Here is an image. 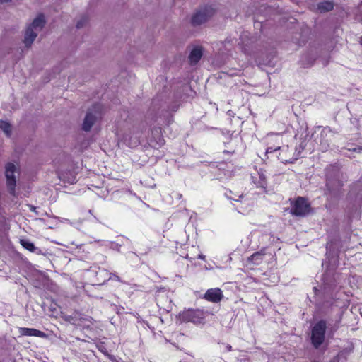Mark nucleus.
I'll list each match as a JSON object with an SVG mask.
<instances>
[{"label": "nucleus", "instance_id": "nucleus-24", "mask_svg": "<svg viewBox=\"0 0 362 362\" xmlns=\"http://www.w3.org/2000/svg\"><path fill=\"white\" fill-rule=\"evenodd\" d=\"M112 248L114 250H116L117 251L120 250L121 245H119L118 243H112Z\"/></svg>", "mask_w": 362, "mask_h": 362}, {"label": "nucleus", "instance_id": "nucleus-29", "mask_svg": "<svg viewBox=\"0 0 362 362\" xmlns=\"http://www.w3.org/2000/svg\"><path fill=\"white\" fill-rule=\"evenodd\" d=\"M280 158H281V160H283L288 161V160L285 159V158H283V157H281Z\"/></svg>", "mask_w": 362, "mask_h": 362}, {"label": "nucleus", "instance_id": "nucleus-16", "mask_svg": "<svg viewBox=\"0 0 362 362\" xmlns=\"http://www.w3.org/2000/svg\"><path fill=\"white\" fill-rule=\"evenodd\" d=\"M19 333L23 336H34L41 338L47 337V334L45 332L33 328L21 327L19 329Z\"/></svg>", "mask_w": 362, "mask_h": 362}, {"label": "nucleus", "instance_id": "nucleus-4", "mask_svg": "<svg viewBox=\"0 0 362 362\" xmlns=\"http://www.w3.org/2000/svg\"><path fill=\"white\" fill-rule=\"evenodd\" d=\"M16 174L18 175V167L12 163H8L5 167V176L6 177L7 186L10 193L14 194L16 185Z\"/></svg>", "mask_w": 362, "mask_h": 362}, {"label": "nucleus", "instance_id": "nucleus-28", "mask_svg": "<svg viewBox=\"0 0 362 362\" xmlns=\"http://www.w3.org/2000/svg\"><path fill=\"white\" fill-rule=\"evenodd\" d=\"M227 349H228V351H231V346L228 345L227 346Z\"/></svg>", "mask_w": 362, "mask_h": 362}, {"label": "nucleus", "instance_id": "nucleus-25", "mask_svg": "<svg viewBox=\"0 0 362 362\" xmlns=\"http://www.w3.org/2000/svg\"><path fill=\"white\" fill-rule=\"evenodd\" d=\"M30 211L35 212V214H37V211H36V207L33 206H29Z\"/></svg>", "mask_w": 362, "mask_h": 362}, {"label": "nucleus", "instance_id": "nucleus-3", "mask_svg": "<svg viewBox=\"0 0 362 362\" xmlns=\"http://www.w3.org/2000/svg\"><path fill=\"white\" fill-rule=\"evenodd\" d=\"M327 323L325 320H320L312 328L311 342L315 349H318L324 342Z\"/></svg>", "mask_w": 362, "mask_h": 362}, {"label": "nucleus", "instance_id": "nucleus-26", "mask_svg": "<svg viewBox=\"0 0 362 362\" xmlns=\"http://www.w3.org/2000/svg\"><path fill=\"white\" fill-rule=\"evenodd\" d=\"M291 1H293L294 3L297 4H300V3L304 1L305 0H291Z\"/></svg>", "mask_w": 362, "mask_h": 362}, {"label": "nucleus", "instance_id": "nucleus-17", "mask_svg": "<svg viewBox=\"0 0 362 362\" xmlns=\"http://www.w3.org/2000/svg\"><path fill=\"white\" fill-rule=\"evenodd\" d=\"M334 7V3L332 1H324L317 4V9L321 13L331 11Z\"/></svg>", "mask_w": 362, "mask_h": 362}, {"label": "nucleus", "instance_id": "nucleus-12", "mask_svg": "<svg viewBox=\"0 0 362 362\" xmlns=\"http://www.w3.org/2000/svg\"><path fill=\"white\" fill-rule=\"evenodd\" d=\"M72 323L81 327H89L93 324V319L90 317L85 316L78 313H76L71 317Z\"/></svg>", "mask_w": 362, "mask_h": 362}, {"label": "nucleus", "instance_id": "nucleus-18", "mask_svg": "<svg viewBox=\"0 0 362 362\" xmlns=\"http://www.w3.org/2000/svg\"><path fill=\"white\" fill-rule=\"evenodd\" d=\"M265 249L261 250L259 252L253 253L249 258L248 261L251 262L255 265H259L263 261L264 257L265 256Z\"/></svg>", "mask_w": 362, "mask_h": 362}, {"label": "nucleus", "instance_id": "nucleus-1", "mask_svg": "<svg viewBox=\"0 0 362 362\" xmlns=\"http://www.w3.org/2000/svg\"><path fill=\"white\" fill-rule=\"evenodd\" d=\"M238 45L243 53L250 56L259 50V39L247 31L243 32L240 35V42Z\"/></svg>", "mask_w": 362, "mask_h": 362}, {"label": "nucleus", "instance_id": "nucleus-6", "mask_svg": "<svg viewBox=\"0 0 362 362\" xmlns=\"http://www.w3.org/2000/svg\"><path fill=\"white\" fill-rule=\"evenodd\" d=\"M310 206L303 197H298L291 206V214L296 216H305L310 212Z\"/></svg>", "mask_w": 362, "mask_h": 362}, {"label": "nucleus", "instance_id": "nucleus-14", "mask_svg": "<svg viewBox=\"0 0 362 362\" xmlns=\"http://www.w3.org/2000/svg\"><path fill=\"white\" fill-rule=\"evenodd\" d=\"M184 317L186 320L198 323L204 318V313L200 310H188L184 313Z\"/></svg>", "mask_w": 362, "mask_h": 362}, {"label": "nucleus", "instance_id": "nucleus-32", "mask_svg": "<svg viewBox=\"0 0 362 362\" xmlns=\"http://www.w3.org/2000/svg\"><path fill=\"white\" fill-rule=\"evenodd\" d=\"M327 131V129H323L322 132H325Z\"/></svg>", "mask_w": 362, "mask_h": 362}, {"label": "nucleus", "instance_id": "nucleus-11", "mask_svg": "<svg viewBox=\"0 0 362 362\" xmlns=\"http://www.w3.org/2000/svg\"><path fill=\"white\" fill-rule=\"evenodd\" d=\"M203 56V48L199 45H193L189 54V61L191 65L196 64Z\"/></svg>", "mask_w": 362, "mask_h": 362}, {"label": "nucleus", "instance_id": "nucleus-5", "mask_svg": "<svg viewBox=\"0 0 362 362\" xmlns=\"http://www.w3.org/2000/svg\"><path fill=\"white\" fill-rule=\"evenodd\" d=\"M148 145L154 148H159L164 145L165 140L162 135L161 128L155 127L151 129L146 139Z\"/></svg>", "mask_w": 362, "mask_h": 362}, {"label": "nucleus", "instance_id": "nucleus-30", "mask_svg": "<svg viewBox=\"0 0 362 362\" xmlns=\"http://www.w3.org/2000/svg\"><path fill=\"white\" fill-rule=\"evenodd\" d=\"M81 25H82V24H78V25H77V28H80Z\"/></svg>", "mask_w": 362, "mask_h": 362}, {"label": "nucleus", "instance_id": "nucleus-2", "mask_svg": "<svg viewBox=\"0 0 362 362\" xmlns=\"http://www.w3.org/2000/svg\"><path fill=\"white\" fill-rule=\"evenodd\" d=\"M143 134V131L141 129L134 128L129 130L128 132L118 134V136L120 142H123L127 146L133 148L142 143Z\"/></svg>", "mask_w": 362, "mask_h": 362}, {"label": "nucleus", "instance_id": "nucleus-8", "mask_svg": "<svg viewBox=\"0 0 362 362\" xmlns=\"http://www.w3.org/2000/svg\"><path fill=\"white\" fill-rule=\"evenodd\" d=\"M99 116V107L95 106L93 107V110H89L84 118L83 123V129L86 132L89 131L94 123L95 122L96 119H98Z\"/></svg>", "mask_w": 362, "mask_h": 362}, {"label": "nucleus", "instance_id": "nucleus-22", "mask_svg": "<svg viewBox=\"0 0 362 362\" xmlns=\"http://www.w3.org/2000/svg\"><path fill=\"white\" fill-rule=\"evenodd\" d=\"M32 23H46L45 15L42 13H38Z\"/></svg>", "mask_w": 362, "mask_h": 362}, {"label": "nucleus", "instance_id": "nucleus-23", "mask_svg": "<svg viewBox=\"0 0 362 362\" xmlns=\"http://www.w3.org/2000/svg\"><path fill=\"white\" fill-rule=\"evenodd\" d=\"M110 279L115 280L117 281L122 282L120 278L115 274H110Z\"/></svg>", "mask_w": 362, "mask_h": 362}, {"label": "nucleus", "instance_id": "nucleus-31", "mask_svg": "<svg viewBox=\"0 0 362 362\" xmlns=\"http://www.w3.org/2000/svg\"><path fill=\"white\" fill-rule=\"evenodd\" d=\"M327 176H328V171H329V168H327Z\"/></svg>", "mask_w": 362, "mask_h": 362}, {"label": "nucleus", "instance_id": "nucleus-9", "mask_svg": "<svg viewBox=\"0 0 362 362\" xmlns=\"http://www.w3.org/2000/svg\"><path fill=\"white\" fill-rule=\"evenodd\" d=\"M42 24H30L28 27L24 37V43L26 47H30L33 44L37 37V32L42 29Z\"/></svg>", "mask_w": 362, "mask_h": 362}, {"label": "nucleus", "instance_id": "nucleus-33", "mask_svg": "<svg viewBox=\"0 0 362 362\" xmlns=\"http://www.w3.org/2000/svg\"><path fill=\"white\" fill-rule=\"evenodd\" d=\"M361 45H362V37H361Z\"/></svg>", "mask_w": 362, "mask_h": 362}, {"label": "nucleus", "instance_id": "nucleus-10", "mask_svg": "<svg viewBox=\"0 0 362 362\" xmlns=\"http://www.w3.org/2000/svg\"><path fill=\"white\" fill-rule=\"evenodd\" d=\"M204 298L214 303H219L223 298V291L219 288H209L204 293Z\"/></svg>", "mask_w": 362, "mask_h": 362}, {"label": "nucleus", "instance_id": "nucleus-27", "mask_svg": "<svg viewBox=\"0 0 362 362\" xmlns=\"http://www.w3.org/2000/svg\"><path fill=\"white\" fill-rule=\"evenodd\" d=\"M197 258L199 259L204 260L205 259V256L203 255L202 254H199V255H198Z\"/></svg>", "mask_w": 362, "mask_h": 362}, {"label": "nucleus", "instance_id": "nucleus-15", "mask_svg": "<svg viewBox=\"0 0 362 362\" xmlns=\"http://www.w3.org/2000/svg\"><path fill=\"white\" fill-rule=\"evenodd\" d=\"M253 183L257 187L265 189L267 187L266 175L262 170L258 171L257 174L252 175Z\"/></svg>", "mask_w": 362, "mask_h": 362}, {"label": "nucleus", "instance_id": "nucleus-7", "mask_svg": "<svg viewBox=\"0 0 362 362\" xmlns=\"http://www.w3.org/2000/svg\"><path fill=\"white\" fill-rule=\"evenodd\" d=\"M214 13L215 9L211 6H205L192 16L191 23H204Z\"/></svg>", "mask_w": 362, "mask_h": 362}, {"label": "nucleus", "instance_id": "nucleus-13", "mask_svg": "<svg viewBox=\"0 0 362 362\" xmlns=\"http://www.w3.org/2000/svg\"><path fill=\"white\" fill-rule=\"evenodd\" d=\"M225 194L228 199L241 202V206H240L239 211L240 213H242L243 214H246L247 213L245 209V205H248L249 202L247 199H244L243 194H234L230 190L226 192Z\"/></svg>", "mask_w": 362, "mask_h": 362}, {"label": "nucleus", "instance_id": "nucleus-21", "mask_svg": "<svg viewBox=\"0 0 362 362\" xmlns=\"http://www.w3.org/2000/svg\"><path fill=\"white\" fill-rule=\"evenodd\" d=\"M288 149V146H284L281 148L280 146H277L276 148L268 147L266 150L267 153H273L277 150H281V151H286Z\"/></svg>", "mask_w": 362, "mask_h": 362}, {"label": "nucleus", "instance_id": "nucleus-19", "mask_svg": "<svg viewBox=\"0 0 362 362\" xmlns=\"http://www.w3.org/2000/svg\"><path fill=\"white\" fill-rule=\"evenodd\" d=\"M20 243H21V245L24 248H25L26 250H28L32 252L38 254L40 251V250L38 247H35L32 242H30L28 240L22 239L20 240Z\"/></svg>", "mask_w": 362, "mask_h": 362}, {"label": "nucleus", "instance_id": "nucleus-20", "mask_svg": "<svg viewBox=\"0 0 362 362\" xmlns=\"http://www.w3.org/2000/svg\"><path fill=\"white\" fill-rule=\"evenodd\" d=\"M0 129L4 131L7 136H10L11 133V126L6 121H0Z\"/></svg>", "mask_w": 362, "mask_h": 362}]
</instances>
